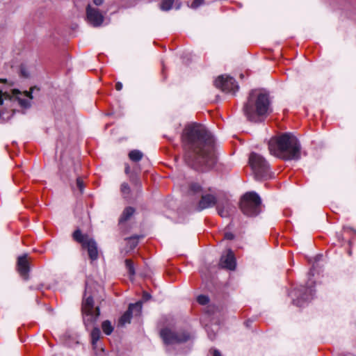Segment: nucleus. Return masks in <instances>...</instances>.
Returning <instances> with one entry per match:
<instances>
[{
  "label": "nucleus",
  "instance_id": "nucleus-6",
  "mask_svg": "<svg viewBox=\"0 0 356 356\" xmlns=\"http://www.w3.org/2000/svg\"><path fill=\"white\" fill-rule=\"evenodd\" d=\"M209 193H207L206 191L203 192L202 186L197 183H191L189 185L188 193L191 195H195L199 193H202L201 198L198 202L196 210L201 211L204 209L213 207L216 205L218 202L217 197L213 194L211 188H209Z\"/></svg>",
  "mask_w": 356,
  "mask_h": 356
},
{
  "label": "nucleus",
  "instance_id": "nucleus-37",
  "mask_svg": "<svg viewBox=\"0 0 356 356\" xmlns=\"http://www.w3.org/2000/svg\"><path fill=\"white\" fill-rule=\"evenodd\" d=\"M43 285L42 284H40L38 286L34 288L35 289H37V290H40L42 288Z\"/></svg>",
  "mask_w": 356,
  "mask_h": 356
},
{
  "label": "nucleus",
  "instance_id": "nucleus-7",
  "mask_svg": "<svg viewBox=\"0 0 356 356\" xmlns=\"http://www.w3.org/2000/svg\"><path fill=\"white\" fill-rule=\"evenodd\" d=\"M87 289L84 293V297L82 302V313L83 316V322L86 327L96 323L99 315L100 310L99 307L95 308L94 311V300L93 298L89 295L87 296Z\"/></svg>",
  "mask_w": 356,
  "mask_h": 356
},
{
  "label": "nucleus",
  "instance_id": "nucleus-3",
  "mask_svg": "<svg viewBox=\"0 0 356 356\" xmlns=\"http://www.w3.org/2000/svg\"><path fill=\"white\" fill-rule=\"evenodd\" d=\"M270 110V101L268 93L259 90H252L247 102L243 107V112L248 120L261 122Z\"/></svg>",
  "mask_w": 356,
  "mask_h": 356
},
{
  "label": "nucleus",
  "instance_id": "nucleus-5",
  "mask_svg": "<svg viewBox=\"0 0 356 356\" xmlns=\"http://www.w3.org/2000/svg\"><path fill=\"white\" fill-rule=\"evenodd\" d=\"M249 163L257 179H267L272 177L269 164L261 155L254 152L251 153Z\"/></svg>",
  "mask_w": 356,
  "mask_h": 356
},
{
  "label": "nucleus",
  "instance_id": "nucleus-28",
  "mask_svg": "<svg viewBox=\"0 0 356 356\" xmlns=\"http://www.w3.org/2000/svg\"><path fill=\"white\" fill-rule=\"evenodd\" d=\"M20 74H21V76L24 78H28L29 76V74L27 70L23 65H22L20 67Z\"/></svg>",
  "mask_w": 356,
  "mask_h": 356
},
{
  "label": "nucleus",
  "instance_id": "nucleus-39",
  "mask_svg": "<svg viewBox=\"0 0 356 356\" xmlns=\"http://www.w3.org/2000/svg\"><path fill=\"white\" fill-rule=\"evenodd\" d=\"M245 323H246L247 326L250 325V323H248V321H247Z\"/></svg>",
  "mask_w": 356,
  "mask_h": 356
},
{
  "label": "nucleus",
  "instance_id": "nucleus-16",
  "mask_svg": "<svg viewBox=\"0 0 356 356\" xmlns=\"http://www.w3.org/2000/svg\"><path fill=\"white\" fill-rule=\"evenodd\" d=\"M135 213V209L132 207H126L120 219H119V223L120 224H122L126 221H127L128 220L130 219V218L134 215V213Z\"/></svg>",
  "mask_w": 356,
  "mask_h": 356
},
{
  "label": "nucleus",
  "instance_id": "nucleus-36",
  "mask_svg": "<svg viewBox=\"0 0 356 356\" xmlns=\"http://www.w3.org/2000/svg\"><path fill=\"white\" fill-rule=\"evenodd\" d=\"M129 169H130L129 166H128V165L125 168V173L126 174H128L129 172Z\"/></svg>",
  "mask_w": 356,
  "mask_h": 356
},
{
  "label": "nucleus",
  "instance_id": "nucleus-19",
  "mask_svg": "<svg viewBox=\"0 0 356 356\" xmlns=\"http://www.w3.org/2000/svg\"><path fill=\"white\" fill-rule=\"evenodd\" d=\"M102 329L106 335H111L114 330L111 322L108 320L104 321L102 323Z\"/></svg>",
  "mask_w": 356,
  "mask_h": 356
},
{
  "label": "nucleus",
  "instance_id": "nucleus-29",
  "mask_svg": "<svg viewBox=\"0 0 356 356\" xmlns=\"http://www.w3.org/2000/svg\"><path fill=\"white\" fill-rule=\"evenodd\" d=\"M202 3V0H194L192 3V8H196Z\"/></svg>",
  "mask_w": 356,
  "mask_h": 356
},
{
  "label": "nucleus",
  "instance_id": "nucleus-17",
  "mask_svg": "<svg viewBox=\"0 0 356 356\" xmlns=\"http://www.w3.org/2000/svg\"><path fill=\"white\" fill-rule=\"evenodd\" d=\"M134 307H129L128 309L124 312V314L119 319V325L121 326H124L126 323H129L131 322V319L132 318L133 314L131 313V308Z\"/></svg>",
  "mask_w": 356,
  "mask_h": 356
},
{
  "label": "nucleus",
  "instance_id": "nucleus-34",
  "mask_svg": "<svg viewBox=\"0 0 356 356\" xmlns=\"http://www.w3.org/2000/svg\"><path fill=\"white\" fill-rule=\"evenodd\" d=\"M103 2H104V0H93V3L96 6H100L103 3Z\"/></svg>",
  "mask_w": 356,
  "mask_h": 356
},
{
  "label": "nucleus",
  "instance_id": "nucleus-12",
  "mask_svg": "<svg viewBox=\"0 0 356 356\" xmlns=\"http://www.w3.org/2000/svg\"><path fill=\"white\" fill-rule=\"evenodd\" d=\"M86 17L89 23L94 27L100 26L104 19L99 9L92 7L90 4L86 7Z\"/></svg>",
  "mask_w": 356,
  "mask_h": 356
},
{
  "label": "nucleus",
  "instance_id": "nucleus-10",
  "mask_svg": "<svg viewBox=\"0 0 356 356\" xmlns=\"http://www.w3.org/2000/svg\"><path fill=\"white\" fill-rule=\"evenodd\" d=\"M160 336L166 345L186 342L190 339L189 334L186 332H176L167 327L160 331Z\"/></svg>",
  "mask_w": 356,
  "mask_h": 356
},
{
  "label": "nucleus",
  "instance_id": "nucleus-4",
  "mask_svg": "<svg viewBox=\"0 0 356 356\" xmlns=\"http://www.w3.org/2000/svg\"><path fill=\"white\" fill-rule=\"evenodd\" d=\"M261 200L254 191L248 192L243 195L240 202V209L243 213L248 217H255L261 212Z\"/></svg>",
  "mask_w": 356,
  "mask_h": 356
},
{
  "label": "nucleus",
  "instance_id": "nucleus-27",
  "mask_svg": "<svg viewBox=\"0 0 356 356\" xmlns=\"http://www.w3.org/2000/svg\"><path fill=\"white\" fill-rule=\"evenodd\" d=\"M76 186L82 193L84 188V184L83 179L81 177L76 178Z\"/></svg>",
  "mask_w": 356,
  "mask_h": 356
},
{
  "label": "nucleus",
  "instance_id": "nucleus-38",
  "mask_svg": "<svg viewBox=\"0 0 356 356\" xmlns=\"http://www.w3.org/2000/svg\"><path fill=\"white\" fill-rule=\"evenodd\" d=\"M245 323H246L247 326L250 325V323H248V321H247Z\"/></svg>",
  "mask_w": 356,
  "mask_h": 356
},
{
  "label": "nucleus",
  "instance_id": "nucleus-24",
  "mask_svg": "<svg viewBox=\"0 0 356 356\" xmlns=\"http://www.w3.org/2000/svg\"><path fill=\"white\" fill-rule=\"evenodd\" d=\"M120 191L124 198H127L130 194L131 189L128 184L124 182L121 184Z\"/></svg>",
  "mask_w": 356,
  "mask_h": 356
},
{
  "label": "nucleus",
  "instance_id": "nucleus-18",
  "mask_svg": "<svg viewBox=\"0 0 356 356\" xmlns=\"http://www.w3.org/2000/svg\"><path fill=\"white\" fill-rule=\"evenodd\" d=\"M101 337V332L99 327H95L90 333L91 343L94 348L96 347L97 341L99 340Z\"/></svg>",
  "mask_w": 356,
  "mask_h": 356
},
{
  "label": "nucleus",
  "instance_id": "nucleus-21",
  "mask_svg": "<svg viewBox=\"0 0 356 356\" xmlns=\"http://www.w3.org/2000/svg\"><path fill=\"white\" fill-rule=\"evenodd\" d=\"M174 1L175 0H163L160 8L163 11H168L172 8Z\"/></svg>",
  "mask_w": 356,
  "mask_h": 356
},
{
  "label": "nucleus",
  "instance_id": "nucleus-22",
  "mask_svg": "<svg viewBox=\"0 0 356 356\" xmlns=\"http://www.w3.org/2000/svg\"><path fill=\"white\" fill-rule=\"evenodd\" d=\"M134 307L131 308V313L136 316L139 315L141 313L142 310V302L138 301L136 303H132L129 305V307Z\"/></svg>",
  "mask_w": 356,
  "mask_h": 356
},
{
  "label": "nucleus",
  "instance_id": "nucleus-20",
  "mask_svg": "<svg viewBox=\"0 0 356 356\" xmlns=\"http://www.w3.org/2000/svg\"><path fill=\"white\" fill-rule=\"evenodd\" d=\"M143 154L138 149L131 150L129 153V158L134 162H138L142 159Z\"/></svg>",
  "mask_w": 356,
  "mask_h": 356
},
{
  "label": "nucleus",
  "instance_id": "nucleus-2",
  "mask_svg": "<svg viewBox=\"0 0 356 356\" xmlns=\"http://www.w3.org/2000/svg\"><path fill=\"white\" fill-rule=\"evenodd\" d=\"M268 149L271 154L284 160H298L300 158V143L291 133L271 138L268 142Z\"/></svg>",
  "mask_w": 356,
  "mask_h": 356
},
{
  "label": "nucleus",
  "instance_id": "nucleus-26",
  "mask_svg": "<svg viewBox=\"0 0 356 356\" xmlns=\"http://www.w3.org/2000/svg\"><path fill=\"white\" fill-rule=\"evenodd\" d=\"M197 301L199 304L202 305H205L209 302V298L208 296L204 295H200L197 298Z\"/></svg>",
  "mask_w": 356,
  "mask_h": 356
},
{
  "label": "nucleus",
  "instance_id": "nucleus-30",
  "mask_svg": "<svg viewBox=\"0 0 356 356\" xmlns=\"http://www.w3.org/2000/svg\"><path fill=\"white\" fill-rule=\"evenodd\" d=\"M150 298H151V295L149 293H147L146 291H144L143 293V298H142V299H143V301H147Z\"/></svg>",
  "mask_w": 356,
  "mask_h": 356
},
{
  "label": "nucleus",
  "instance_id": "nucleus-1",
  "mask_svg": "<svg viewBox=\"0 0 356 356\" xmlns=\"http://www.w3.org/2000/svg\"><path fill=\"white\" fill-rule=\"evenodd\" d=\"M184 161L196 170L211 169L216 163L215 140L212 134L200 124L187 125L181 136Z\"/></svg>",
  "mask_w": 356,
  "mask_h": 356
},
{
  "label": "nucleus",
  "instance_id": "nucleus-33",
  "mask_svg": "<svg viewBox=\"0 0 356 356\" xmlns=\"http://www.w3.org/2000/svg\"><path fill=\"white\" fill-rule=\"evenodd\" d=\"M122 88V83L121 82H117L115 84V89L118 91L121 90Z\"/></svg>",
  "mask_w": 356,
  "mask_h": 356
},
{
  "label": "nucleus",
  "instance_id": "nucleus-8",
  "mask_svg": "<svg viewBox=\"0 0 356 356\" xmlns=\"http://www.w3.org/2000/svg\"><path fill=\"white\" fill-rule=\"evenodd\" d=\"M72 237L75 241L81 244L83 248L87 250L89 258L92 261L97 259V244L93 238H90L88 234H83L79 229L73 232Z\"/></svg>",
  "mask_w": 356,
  "mask_h": 356
},
{
  "label": "nucleus",
  "instance_id": "nucleus-31",
  "mask_svg": "<svg viewBox=\"0 0 356 356\" xmlns=\"http://www.w3.org/2000/svg\"><path fill=\"white\" fill-rule=\"evenodd\" d=\"M224 238L227 240H232L234 238V235L231 232H226L225 234Z\"/></svg>",
  "mask_w": 356,
  "mask_h": 356
},
{
  "label": "nucleus",
  "instance_id": "nucleus-14",
  "mask_svg": "<svg viewBox=\"0 0 356 356\" xmlns=\"http://www.w3.org/2000/svg\"><path fill=\"white\" fill-rule=\"evenodd\" d=\"M17 270L20 276L25 280H29L30 271V264L28 260V255L24 254L17 258Z\"/></svg>",
  "mask_w": 356,
  "mask_h": 356
},
{
  "label": "nucleus",
  "instance_id": "nucleus-25",
  "mask_svg": "<svg viewBox=\"0 0 356 356\" xmlns=\"http://www.w3.org/2000/svg\"><path fill=\"white\" fill-rule=\"evenodd\" d=\"M125 265L127 268L128 273L131 277L135 275V269L134 266V264L130 259L125 260Z\"/></svg>",
  "mask_w": 356,
  "mask_h": 356
},
{
  "label": "nucleus",
  "instance_id": "nucleus-32",
  "mask_svg": "<svg viewBox=\"0 0 356 356\" xmlns=\"http://www.w3.org/2000/svg\"><path fill=\"white\" fill-rule=\"evenodd\" d=\"M208 332V336L211 340H213L216 338V334L213 332H210L209 330H207Z\"/></svg>",
  "mask_w": 356,
  "mask_h": 356
},
{
  "label": "nucleus",
  "instance_id": "nucleus-9",
  "mask_svg": "<svg viewBox=\"0 0 356 356\" xmlns=\"http://www.w3.org/2000/svg\"><path fill=\"white\" fill-rule=\"evenodd\" d=\"M314 295L315 290L311 285L301 286L289 293V296L292 298V303L300 307L309 302L314 298Z\"/></svg>",
  "mask_w": 356,
  "mask_h": 356
},
{
  "label": "nucleus",
  "instance_id": "nucleus-15",
  "mask_svg": "<svg viewBox=\"0 0 356 356\" xmlns=\"http://www.w3.org/2000/svg\"><path fill=\"white\" fill-rule=\"evenodd\" d=\"M220 266L223 268L234 270L236 267V260L233 252L228 250L226 255H222L220 258Z\"/></svg>",
  "mask_w": 356,
  "mask_h": 356
},
{
  "label": "nucleus",
  "instance_id": "nucleus-23",
  "mask_svg": "<svg viewBox=\"0 0 356 356\" xmlns=\"http://www.w3.org/2000/svg\"><path fill=\"white\" fill-rule=\"evenodd\" d=\"M140 238V236H131V237H129L127 238L128 240V244L129 245V248L131 250H133L134 249L138 243V239Z\"/></svg>",
  "mask_w": 356,
  "mask_h": 356
},
{
  "label": "nucleus",
  "instance_id": "nucleus-13",
  "mask_svg": "<svg viewBox=\"0 0 356 356\" xmlns=\"http://www.w3.org/2000/svg\"><path fill=\"white\" fill-rule=\"evenodd\" d=\"M218 213L222 218H227L234 209V207L227 197L218 200L216 205Z\"/></svg>",
  "mask_w": 356,
  "mask_h": 356
},
{
  "label": "nucleus",
  "instance_id": "nucleus-11",
  "mask_svg": "<svg viewBox=\"0 0 356 356\" xmlns=\"http://www.w3.org/2000/svg\"><path fill=\"white\" fill-rule=\"evenodd\" d=\"M216 88L227 93L235 94L238 90V85L233 77L221 75L214 81Z\"/></svg>",
  "mask_w": 356,
  "mask_h": 356
},
{
  "label": "nucleus",
  "instance_id": "nucleus-35",
  "mask_svg": "<svg viewBox=\"0 0 356 356\" xmlns=\"http://www.w3.org/2000/svg\"><path fill=\"white\" fill-rule=\"evenodd\" d=\"M213 356H221L220 351L215 350L213 352Z\"/></svg>",
  "mask_w": 356,
  "mask_h": 356
}]
</instances>
